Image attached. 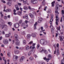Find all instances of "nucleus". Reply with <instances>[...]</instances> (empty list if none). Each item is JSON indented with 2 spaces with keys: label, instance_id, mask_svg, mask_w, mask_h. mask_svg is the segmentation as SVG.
<instances>
[{
  "label": "nucleus",
  "instance_id": "obj_1",
  "mask_svg": "<svg viewBox=\"0 0 64 64\" xmlns=\"http://www.w3.org/2000/svg\"><path fill=\"white\" fill-rule=\"evenodd\" d=\"M40 43L42 45H46L47 43V42L45 40H41L40 41Z\"/></svg>",
  "mask_w": 64,
  "mask_h": 64
},
{
  "label": "nucleus",
  "instance_id": "obj_2",
  "mask_svg": "<svg viewBox=\"0 0 64 64\" xmlns=\"http://www.w3.org/2000/svg\"><path fill=\"white\" fill-rule=\"evenodd\" d=\"M51 16V19H50V22H49V23H50V24H52V22L53 21V16H54V15L53 14H50Z\"/></svg>",
  "mask_w": 64,
  "mask_h": 64
},
{
  "label": "nucleus",
  "instance_id": "obj_3",
  "mask_svg": "<svg viewBox=\"0 0 64 64\" xmlns=\"http://www.w3.org/2000/svg\"><path fill=\"white\" fill-rule=\"evenodd\" d=\"M16 41L15 44L16 45H19L20 44V42L18 40V39H16Z\"/></svg>",
  "mask_w": 64,
  "mask_h": 64
},
{
  "label": "nucleus",
  "instance_id": "obj_4",
  "mask_svg": "<svg viewBox=\"0 0 64 64\" xmlns=\"http://www.w3.org/2000/svg\"><path fill=\"white\" fill-rule=\"evenodd\" d=\"M31 2L32 4H37L38 3V1L37 0H32Z\"/></svg>",
  "mask_w": 64,
  "mask_h": 64
},
{
  "label": "nucleus",
  "instance_id": "obj_5",
  "mask_svg": "<svg viewBox=\"0 0 64 64\" xmlns=\"http://www.w3.org/2000/svg\"><path fill=\"white\" fill-rule=\"evenodd\" d=\"M3 43L4 44H8V40H4L3 41Z\"/></svg>",
  "mask_w": 64,
  "mask_h": 64
},
{
  "label": "nucleus",
  "instance_id": "obj_6",
  "mask_svg": "<svg viewBox=\"0 0 64 64\" xmlns=\"http://www.w3.org/2000/svg\"><path fill=\"white\" fill-rule=\"evenodd\" d=\"M32 48V51H34V52H35V50H36V49H35V46H30V49H31V48Z\"/></svg>",
  "mask_w": 64,
  "mask_h": 64
},
{
  "label": "nucleus",
  "instance_id": "obj_7",
  "mask_svg": "<svg viewBox=\"0 0 64 64\" xmlns=\"http://www.w3.org/2000/svg\"><path fill=\"white\" fill-rule=\"evenodd\" d=\"M14 26L15 28H18L19 27V24L18 23L14 24Z\"/></svg>",
  "mask_w": 64,
  "mask_h": 64
},
{
  "label": "nucleus",
  "instance_id": "obj_8",
  "mask_svg": "<svg viewBox=\"0 0 64 64\" xmlns=\"http://www.w3.org/2000/svg\"><path fill=\"white\" fill-rule=\"evenodd\" d=\"M37 22H36L35 24L34 25V30H35V29H36V25H37Z\"/></svg>",
  "mask_w": 64,
  "mask_h": 64
},
{
  "label": "nucleus",
  "instance_id": "obj_9",
  "mask_svg": "<svg viewBox=\"0 0 64 64\" xmlns=\"http://www.w3.org/2000/svg\"><path fill=\"white\" fill-rule=\"evenodd\" d=\"M58 49H57V51L56 53L57 55H58L60 54V53L59 52V49H58Z\"/></svg>",
  "mask_w": 64,
  "mask_h": 64
},
{
  "label": "nucleus",
  "instance_id": "obj_10",
  "mask_svg": "<svg viewBox=\"0 0 64 64\" xmlns=\"http://www.w3.org/2000/svg\"><path fill=\"white\" fill-rule=\"evenodd\" d=\"M44 59L46 61H47V62H49L48 60H50V59H49V58H46V57L44 58Z\"/></svg>",
  "mask_w": 64,
  "mask_h": 64
},
{
  "label": "nucleus",
  "instance_id": "obj_11",
  "mask_svg": "<svg viewBox=\"0 0 64 64\" xmlns=\"http://www.w3.org/2000/svg\"><path fill=\"white\" fill-rule=\"evenodd\" d=\"M31 36V35L30 34H28L26 36V38L27 39H29L30 38V37Z\"/></svg>",
  "mask_w": 64,
  "mask_h": 64
},
{
  "label": "nucleus",
  "instance_id": "obj_12",
  "mask_svg": "<svg viewBox=\"0 0 64 64\" xmlns=\"http://www.w3.org/2000/svg\"><path fill=\"white\" fill-rule=\"evenodd\" d=\"M31 36L33 38L36 37V34L34 33H32L31 34Z\"/></svg>",
  "mask_w": 64,
  "mask_h": 64
},
{
  "label": "nucleus",
  "instance_id": "obj_13",
  "mask_svg": "<svg viewBox=\"0 0 64 64\" xmlns=\"http://www.w3.org/2000/svg\"><path fill=\"white\" fill-rule=\"evenodd\" d=\"M14 37L16 38V39H18V35L16 34H15L14 35Z\"/></svg>",
  "mask_w": 64,
  "mask_h": 64
},
{
  "label": "nucleus",
  "instance_id": "obj_14",
  "mask_svg": "<svg viewBox=\"0 0 64 64\" xmlns=\"http://www.w3.org/2000/svg\"><path fill=\"white\" fill-rule=\"evenodd\" d=\"M11 10L10 9H8L6 10V12H11Z\"/></svg>",
  "mask_w": 64,
  "mask_h": 64
},
{
  "label": "nucleus",
  "instance_id": "obj_15",
  "mask_svg": "<svg viewBox=\"0 0 64 64\" xmlns=\"http://www.w3.org/2000/svg\"><path fill=\"white\" fill-rule=\"evenodd\" d=\"M29 48V46H27L26 47V50H28Z\"/></svg>",
  "mask_w": 64,
  "mask_h": 64
},
{
  "label": "nucleus",
  "instance_id": "obj_16",
  "mask_svg": "<svg viewBox=\"0 0 64 64\" xmlns=\"http://www.w3.org/2000/svg\"><path fill=\"white\" fill-rule=\"evenodd\" d=\"M55 1H54L52 2V7H54V3H55Z\"/></svg>",
  "mask_w": 64,
  "mask_h": 64
},
{
  "label": "nucleus",
  "instance_id": "obj_17",
  "mask_svg": "<svg viewBox=\"0 0 64 64\" xmlns=\"http://www.w3.org/2000/svg\"><path fill=\"white\" fill-rule=\"evenodd\" d=\"M42 18H40L39 20H38V23H41V21H42Z\"/></svg>",
  "mask_w": 64,
  "mask_h": 64
},
{
  "label": "nucleus",
  "instance_id": "obj_18",
  "mask_svg": "<svg viewBox=\"0 0 64 64\" xmlns=\"http://www.w3.org/2000/svg\"><path fill=\"white\" fill-rule=\"evenodd\" d=\"M3 60H4V64H6L7 63V60H5V58L3 57Z\"/></svg>",
  "mask_w": 64,
  "mask_h": 64
},
{
  "label": "nucleus",
  "instance_id": "obj_19",
  "mask_svg": "<svg viewBox=\"0 0 64 64\" xmlns=\"http://www.w3.org/2000/svg\"><path fill=\"white\" fill-rule=\"evenodd\" d=\"M13 11L14 12V13H13L15 15H16L17 14L15 13V12H16V10L14 9Z\"/></svg>",
  "mask_w": 64,
  "mask_h": 64
},
{
  "label": "nucleus",
  "instance_id": "obj_20",
  "mask_svg": "<svg viewBox=\"0 0 64 64\" xmlns=\"http://www.w3.org/2000/svg\"><path fill=\"white\" fill-rule=\"evenodd\" d=\"M40 52L41 53H42V52H43V51H44V50L42 48H40Z\"/></svg>",
  "mask_w": 64,
  "mask_h": 64
},
{
  "label": "nucleus",
  "instance_id": "obj_21",
  "mask_svg": "<svg viewBox=\"0 0 64 64\" xmlns=\"http://www.w3.org/2000/svg\"><path fill=\"white\" fill-rule=\"evenodd\" d=\"M14 52L16 54H18V53H19V51L18 50H16V51H14Z\"/></svg>",
  "mask_w": 64,
  "mask_h": 64
},
{
  "label": "nucleus",
  "instance_id": "obj_22",
  "mask_svg": "<svg viewBox=\"0 0 64 64\" xmlns=\"http://www.w3.org/2000/svg\"><path fill=\"white\" fill-rule=\"evenodd\" d=\"M29 15L31 18H33L34 17V15L31 14H29Z\"/></svg>",
  "mask_w": 64,
  "mask_h": 64
},
{
  "label": "nucleus",
  "instance_id": "obj_23",
  "mask_svg": "<svg viewBox=\"0 0 64 64\" xmlns=\"http://www.w3.org/2000/svg\"><path fill=\"white\" fill-rule=\"evenodd\" d=\"M18 15H20V16L21 15V14H22V12H19L18 13Z\"/></svg>",
  "mask_w": 64,
  "mask_h": 64
},
{
  "label": "nucleus",
  "instance_id": "obj_24",
  "mask_svg": "<svg viewBox=\"0 0 64 64\" xmlns=\"http://www.w3.org/2000/svg\"><path fill=\"white\" fill-rule=\"evenodd\" d=\"M23 9L24 10H27V9H28V8H27V6H24V7Z\"/></svg>",
  "mask_w": 64,
  "mask_h": 64
},
{
  "label": "nucleus",
  "instance_id": "obj_25",
  "mask_svg": "<svg viewBox=\"0 0 64 64\" xmlns=\"http://www.w3.org/2000/svg\"><path fill=\"white\" fill-rule=\"evenodd\" d=\"M45 53V54H47L48 53V52H47V51L46 50H43V51Z\"/></svg>",
  "mask_w": 64,
  "mask_h": 64
},
{
  "label": "nucleus",
  "instance_id": "obj_26",
  "mask_svg": "<svg viewBox=\"0 0 64 64\" xmlns=\"http://www.w3.org/2000/svg\"><path fill=\"white\" fill-rule=\"evenodd\" d=\"M45 0H43V1L42 2L43 5H45Z\"/></svg>",
  "mask_w": 64,
  "mask_h": 64
},
{
  "label": "nucleus",
  "instance_id": "obj_27",
  "mask_svg": "<svg viewBox=\"0 0 64 64\" xmlns=\"http://www.w3.org/2000/svg\"><path fill=\"white\" fill-rule=\"evenodd\" d=\"M59 38H60V40L61 41H63V38H62V37L61 36H59Z\"/></svg>",
  "mask_w": 64,
  "mask_h": 64
},
{
  "label": "nucleus",
  "instance_id": "obj_28",
  "mask_svg": "<svg viewBox=\"0 0 64 64\" xmlns=\"http://www.w3.org/2000/svg\"><path fill=\"white\" fill-rule=\"evenodd\" d=\"M7 4L8 5H9V6H11V3L9 2H8L7 3Z\"/></svg>",
  "mask_w": 64,
  "mask_h": 64
},
{
  "label": "nucleus",
  "instance_id": "obj_29",
  "mask_svg": "<svg viewBox=\"0 0 64 64\" xmlns=\"http://www.w3.org/2000/svg\"><path fill=\"white\" fill-rule=\"evenodd\" d=\"M22 1H23V3L24 4H27V1H24V0H22Z\"/></svg>",
  "mask_w": 64,
  "mask_h": 64
},
{
  "label": "nucleus",
  "instance_id": "obj_30",
  "mask_svg": "<svg viewBox=\"0 0 64 64\" xmlns=\"http://www.w3.org/2000/svg\"><path fill=\"white\" fill-rule=\"evenodd\" d=\"M49 14L50 13H51V10H48V11L47 12Z\"/></svg>",
  "mask_w": 64,
  "mask_h": 64
},
{
  "label": "nucleus",
  "instance_id": "obj_31",
  "mask_svg": "<svg viewBox=\"0 0 64 64\" xmlns=\"http://www.w3.org/2000/svg\"><path fill=\"white\" fill-rule=\"evenodd\" d=\"M52 34H53L54 32V29H52Z\"/></svg>",
  "mask_w": 64,
  "mask_h": 64
},
{
  "label": "nucleus",
  "instance_id": "obj_32",
  "mask_svg": "<svg viewBox=\"0 0 64 64\" xmlns=\"http://www.w3.org/2000/svg\"><path fill=\"white\" fill-rule=\"evenodd\" d=\"M7 26H6V25L4 24V25L2 26V29H3L4 28V27H7Z\"/></svg>",
  "mask_w": 64,
  "mask_h": 64
},
{
  "label": "nucleus",
  "instance_id": "obj_33",
  "mask_svg": "<svg viewBox=\"0 0 64 64\" xmlns=\"http://www.w3.org/2000/svg\"><path fill=\"white\" fill-rule=\"evenodd\" d=\"M55 9L56 10H57L58 9V6H56L55 7Z\"/></svg>",
  "mask_w": 64,
  "mask_h": 64
},
{
  "label": "nucleus",
  "instance_id": "obj_34",
  "mask_svg": "<svg viewBox=\"0 0 64 64\" xmlns=\"http://www.w3.org/2000/svg\"><path fill=\"white\" fill-rule=\"evenodd\" d=\"M10 35L9 34H6L5 35V36L6 37H9Z\"/></svg>",
  "mask_w": 64,
  "mask_h": 64
},
{
  "label": "nucleus",
  "instance_id": "obj_35",
  "mask_svg": "<svg viewBox=\"0 0 64 64\" xmlns=\"http://www.w3.org/2000/svg\"><path fill=\"white\" fill-rule=\"evenodd\" d=\"M28 9L30 10H32V9H33V10H35V9L34 8L31 9V8L30 6H28Z\"/></svg>",
  "mask_w": 64,
  "mask_h": 64
},
{
  "label": "nucleus",
  "instance_id": "obj_36",
  "mask_svg": "<svg viewBox=\"0 0 64 64\" xmlns=\"http://www.w3.org/2000/svg\"><path fill=\"white\" fill-rule=\"evenodd\" d=\"M40 45H39V44H38L37 46V49H38L39 47H40Z\"/></svg>",
  "mask_w": 64,
  "mask_h": 64
},
{
  "label": "nucleus",
  "instance_id": "obj_37",
  "mask_svg": "<svg viewBox=\"0 0 64 64\" xmlns=\"http://www.w3.org/2000/svg\"><path fill=\"white\" fill-rule=\"evenodd\" d=\"M7 55L8 57H10V52L8 53Z\"/></svg>",
  "mask_w": 64,
  "mask_h": 64
},
{
  "label": "nucleus",
  "instance_id": "obj_38",
  "mask_svg": "<svg viewBox=\"0 0 64 64\" xmlns=\"http://www.w3.org/2000/svg\"><path fill=\"white\" fill-rule=\"evenodd\" d=\"M64 14V10H62V15H63Z\"/></svg>",
  "mask_w": 64,
  "mask_h": 64
},
{
  "label": "nucleus",
  "instance_id": "obj_39",
  "mask_svg": "<svg viewBox=\"0 0 64 64\" xmlns=\"http://www.w3.org/2000/svg\"><path fill=\"white\" fill-rule=\"evenodd\" d=\"M56 29H57L58 30H60V27L59 26L58 27H57L56 28Z\"/></svg>",
  "mask_w": 64,
  "mask_h": 64
},
{
  "label": "nucleus",
  "instance_id": "obj_40",
  "mask_svg": "<svg viewBox=\"0 0 64 64\" xmlns=\"http://www.w3.org/2000/svg\"><path fill=\"white\" fill-rule=\"evenodd\" d=\"M8 24L10 25V26H11L12 25V23L10 22H8Z\"/></svg>",
  "mask_w": 64,
  "mask_h": 64
},
{
  "label": "nucleus",
  "instance_id": "obj_41",
  "mask_svg": "<svg viewBox=\"0 0 64 64\" xmlns=\"http://www.w3.org/2000/svg\"><path fill=\"white\" fill-rule=\"evenodd\" d=\"M22 23V20H21L20 21L19 23V24H21Z\"/></svg>",
  "mask_w": 64,
  "mask_h": 64
},
{
  "label": "nucleus",
  "instance_id": "obj_42",
  "mask_svg": "<svg viewBox=\"0 0 64 64\" xmlns=\"http://www.w3.org/2000/svg\"><path fill=\"white\" fill-rule=\"evenodd\" d=\"M25 18L27 19L28 18V15L27 14L26 15Z\"/></svg>",
  "mask_w": 64,
  "mask_h": 64
},
{
  "label": "nucleus",
  "instance_id": "obj_43",
  "mask_svg": "<svg viewBox=\"0 0 64 64\" xmlns=\"http://www.w3.org/2000/svg\"><path fill=\"white\" fill-rule=\"evenodd\" d=\"M57 49H58H58H59V44H57Z\"/></svg>",
  "mask_w": 64,
  "mask_h": 64
},
{
  "label": "nucleus",
  "instance_id": "obj_44",
  "mask_svg": "<svg viewBox=\"0 0 64 64\" xmlns=\"http://www.w3.org/2000/svg\"><path fill=\"white\" fill-rule=\"evenodd\" d=\"M31 52H29L28 53V56H30L31 55Z\"/></svg>",
  "mask_w": 64,
  "mask_h": 64
},
{
  "label": "nucleus",
  "instance_id": "obj_45",
  "mask_svg": "<svg viewBox=\"0 0 64 64\" xmlns=\"http://www.w3.org/2000/svg\"><path fill=\"white\" fill-rule=\"evenodd\" d=\"M55 13H57V14H59V13L58 12V11L57 10H56L55 11Z\"/></svg>",
  "mask_w": 64,
  "mask_h": 64
},
{
  "label": "nucleus",
  "instance_id": "obj_46",
  "mask_svg": "<svg viewBox=\"0 0 64 64\" xmlns=\"http://www.w3.org/2000/svg\"><path fill=\"white\" fill-rule=\"evenodd\" d=\"M21 25L22 26H25V23H22L21 24Z\"/></svg>",
  "mask_w": 64,
  "mask_h": 64
},
{
  "label": "nucleus",
  "instance_id": "obj_47",
  "mask_svg": "<svg viewBox=\"0 0 64 64\" xmlns=\"http://www.w3.org/2000/svg\"><path fill=\"white\" fill-rule=\"evenodd\" d=\"M26 41L25 40H24L23 41V44H26Z\"/></svg>",
  "mask_w": 64,
  "mask_h": 64
},
{
  "label": "nucleus",
  "instance_id": "obj_48",
  "mask_svg": "<svg viewBox=\"0 0 64 64\" xmlns=\"http://www.w3.org/2000/svg\"><path fill=\"white\" fill-rule=\"evenodd\" d=\"M48 58H52V57H51L50 55L49 54L48 55Z\"/></svg>",
  "mask_w": 64,
  "mask_h": 64
},
{
  "label": "nucleus",
  "instance_id": "obj_49",
  "mask_svg": "<svg viewBox=\"0 0 64 64\" xmlns=\"http://www.w3.org/2000/svg\"><path fill=\"white\" fill-rule=\"evenodd\" d=\"M33 58L32 57H30V60H33Z\"/></svg>",
  "mask_w": 64,
  "mask_h": 64
},
{
  "label": "nucleus",
  "instance_id": "obj_50",
  "mask_svg": "<svg viewBox=\"0 0 64 64\" xmlns=\"http://www.w3.org/2000/svg\"><path fill=\"white\" fill-rule=\"evenodd\" d=\"M23 60L21 58L20 59V62H22V61H23Z\"/></svg>",
  "mask_w": 64,
  "mask_h": 64
},
{
  "label": "nucleus",
  "instance_id": "obj_51",
  "mask_svg": "<svg viewBox=\"0 0 64 64\" xmlns=\"http://www.w3.org/2000/svg\"><path fill=\"white\" fill-rule=\"evenodd\" d=\"M18 5L16 4L15 6V8H18Z\"/></svg>",
  "mask_w": 64,
  "mask_h": 64
},
{
  "label": "nucleus",
  "instance_id": "obj_52",
  "mask_svg": "<svg viewBox=\"0 0 64 64\" xmlns=\"http://www.w3.org/2000/svg\"><path fill=\"white\" fill-rule=\"evenodd\" d=\"M25 23H26V24H27V23H28V22H28V21H27V20H25Z\"/></svg>",
  "mask_w": 64,
  "mask_h": 64
},
{
  "label": "nucleus",
  "instance_id": "obj_53",
  "mask_svg": "<svg viewBox=\"0 0 64 64\" xmlns=\"http://www.w3.org/2000/svg\"><path fill=\"white\" fill-rule=\"evenodd\" d=\"M50 27L52 29H53V26L52 25H51L50 26Z\"/></svg>",
  "mask_w": 64,
  "mask_h": 64
},
{
  "label": "nucleus",
  "instance_id": "obj_54",
  "mask_svg": "<svg viewBox=\"0 0 64 64\" xmlns=\"http://www.w3.org/2000/svg\"><path fill=\"white\" fill-rule=\"evenodd\" d=\"M32 43H33V41H31L30 42L29 44H31Z\"/></svg>",
  "mask_w": 64,
  "mask_h": 64
},
{
  "label": "nucleus",
  "instance_id": "obj_55",
  "mask_svg": "<svg viewBox=\"0 0 64 64\" xmlns=\"http://www.w3.org/2000/svg\"><path fill=\"white\" fill-rule=\"evenodd\" d=\"M16 8V10H19V8L18 7Z\"/></svg>",
  "mask_w": 64,
  "mask_h": 64
},
{
  "label": "nucleus",
  "instance_id": "obj_56",
  "mask_svg": "<svg viewBox=\"0 0 64 64\" xmlns=\"http://www.w3.org/2000/svg\"><path fill=\"white\" fill-rule=\"evenodd\" d=\"M21 58H22L23 60H24V57L23 56H22L21 57Z\"/></svg>",
  "mask_w": 64,
  "mask_h": 64
},
{
  "label": "nucleus",
  "instance_id": "obj_57",
  "mask_svg": "<svg viewBox=\"0 0 64 64\" xmlns=\"http://www.w3.org/2000/svg\"><path fill=\"white\" fill-rule=\"evenodd\" d=\"M60 22H62V17H61L60 20Z\"/></svg>",
  "mask_w": 64,
  "mask_h": 64
},
{
  "label": "nucleus",
  "instance_id": "obj_58",
  "mask_svg": "<svg viewBox=\"0 0 64 64\" xmlns=\"http://www.w3.org/2000/svg\"><path fill=\"white\" fill-rule=\"evenodd\" d=\"M4 18L5 19H7V17L6 16H4Z\"/></svg>",
  "mask_w": 64,
  "mask_h": 64
},
{
  "label": "nucleus",
  "instance_id": "obj_59",
  "mask_svg": "<svg viewBox=\"0 0 64 64\" xmlns=\"http://www.w3.org/2000/svg\"><path fill=\"white\" fill-rule=\"evenodd\" d=\"M56 25H58V22H57V21L56 22Z\"/></svg>",
  "mask_w": 64,
  "mask_h": 64
},
{
  "label": "nucleus",
  "instance_id": "obj_60",
  "mask_svg": "<svg viewBox=\"0 0 64 64\" xmlns=\"http://www.w3.org/2000/svg\"><path fill=\"white\" fill-rule=\"evenodd\" d=\"M20 10L21 11H22V9H23V8H20Z\"/></svg>",
  "mask_w": 64,
  "mask_h": 64
},
{
  "label": "nucleus",
  "instance_id": "obj_61",
  "mask_svg": "<svg viewBox=\"0 0 64 64\" xmlns=\"http://www.w3.org/2000/svg\"><path fill=\"white\" fill-rule=\"evenodd\" d=\"M15 59H17V58H18V56H15Z\"/></svg>",
  "mask_w": 64,
  "mask_h": 64
},
{
  "label": "nucleus",
  "instance_id": "obj_62",
  "mask_svg": "<svg viewBox=\"0 0 64 64\" xmlns=\"http://www.w3.org/2000/svg\"><path fill=\"white\" fill-rule=\"evenodd\" d=\"M54 46V48L55 49V50H56V48H57V46Z\"/></svg>",
  "mask_w": 64,
  "mask_h": 64
},
{
  "label": "nucleus",
  "instance_id": "obj_63",
  "mask_svg": "<svg viewBox=\"0 0 64 64\" xmlns=\"http://www.w3.org/2000/svg\"><path fill=\"white\" fill-rule=\"evenodd\" d=\"M43 27H41V29L42 30H43Z\"/></svg>",
  "mask_w": 64,
  "mask_h": 64
},
{
  "label": "nucleus",
  "instance_id": "obj_64",
  "mask_svg": "<svg viewBox=\"0 0 64 64\" xmlns=\"http://www.w3.org/2000/svg\"><path fill=\"white\" fill-rule=\"evenodd\" d=\"M62 17L63 20H64V15H62Z\"/></svg>",
  "mask_w": 64,
  "mask_h": 64
}]
</instances>
